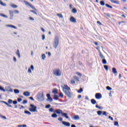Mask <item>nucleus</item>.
<instances>
[{"instance_id": "37998d69", "label": "nucleus", "mask_w": 127, "mask_h": 127, "mask_svg": "<svg viewBox=\"0 0 127 127\" xmlns=\"http://www.w3.org/2000/svg\"><path fill=\"white\" fill-rule=\"evenodd\" d=\"M106 89L107 90H108V91H111V90H112V88L109 86L106 87Z\"/></svg>"}, {"instance_id": "9b49d317", "label": "nucleus", "mask_w": 127, "mask_h": 127, "mask_svg": "<svg viewBox=\"0 0 127 127\" xmlns=\"http://www.w3.org/2000/svg\"><path fill=\"white\" fill-rule=\"evenodd\" d=\"M23 95L26 97H29L30 96V92L28 91H26L23 93Z\"/></svg>"}, {"instance_id": "79ce46f5", "label": "nucleus", "mask_w": 127, "mask_h": 127, "mask_svg": "<svg viewBox=\"0 0 127 127\" xmlns=\"http://www.w3.org/2000/svg\"><path fill=\"white\" fill-rule=\"evenodd\" d=\"M12 99H8V104H12Z\"/></svg>"}, {"instance_id": "ea45409f", "label": "nucleus", "mask_w": 127, "mask_h": 127, "mask_svg": "<svg viewBox=\"0 0 127 127\" xmlns=\"http://www.w3.org/2000/svg\"><path fill=\"white\" fill-rule=\"evenodd\" d=\"M114 126H116V127H119V122L115 121L114 122Z\"/></svg>"}, {"instance_id": "de8ad7c7", "label": "nucleus", "mask_w": 127, "mask_h": 127, "mask_svg": "<svg viewBox=\"0 0 127 127\" xmlns=\"http://www.w3.org/2000/svg\"><path fill=\"white\" fill-rule=\"evenodd\" d=\"M30 12H33V13H34V14H37V13L34 10H30Z\"/></svg>"}, {"instance_id": "f3484780", "label": "nucleus", "mask_w": 127, "mask_h": 127, "mask_svg": "<svg viewBox=\"0 0 127 127\" xmlns=\"http://www.w3.org/2000/svg\"><path fill=\"white\" fill-rule=\"evenodd\" d=\"M16 54L17 56H18V58H20L21 56H20V53H19V50H17Z\"/></svg>"}, {"instance_id": "9d476101", "label": "nucleus", "mask_w": 127, "mask_h": 127, "mask_svg": "<svg viewBox=\"0 0 127 127\" xmlns=\"http://www.w3.org/2000/svg\"><path fill=\"white\" fill-rule=\"evenodd\" d=\"M62 124L63 125H64V126H65V127H70V123L69 122L63 121Z\"/></svg>"}, {"instance_id": "680f3d73", "label": "nucleus", "mask_w": 127, "mask_h": 127, "mask_svg": "<svg viewBox=\"0 0 127 127\" xmlns=\"http://www.w3.org/2000/svg\"><path fill=\"white\" fill-rule=\"evenodd\" d=\"M70 82L71 83V84H75V80H71L70 81Z\"/></svg>"}, {"instance_id": "4468645a", "label": "nucleus", "mask_w": 127, "mask_h": 127, "mask_svg": "<svg viewBox=\"0 0 127 127\" xmlns=\"http://www.w3.org/2000/svg\"><path fill=\"white\" fill-rule=\"evenodd\" d=\"M110 1L112 3H116V4H120V1H115L114 0H111Z\"/></svg>"}, {"instance_id": "338daca9", "label": "nucleus", "mask_w": 127, "mask_h": 127, "mask_svg": "<svg viewBox=\"0 0 127 127\" xmlns=\"http://www.w3.org/2000/svg\"><path fill=\"white\" fill-rule=\"evenodd\" d=\"M47 97L48 99V98L51 97V96H50V94H49V93L47 94Z\"/></svg>"}, {"instance_id": "4c0bfd02", "label": "nucleus", "mask_w": 127, "mask_h": 127, "mask_svg": "<svg viewBox=\"0 0 127 127\" xmlns=\"http://www.w3.org/2000/svg\"><path fill=\"white\" fill-rule=\"evenodd\" d=\"M102 63L103 64H107V60H106L105 59H103V60H102Z\"/></svg>"}, {"instance_id": "49530a36", "label": "nucleus", "mask_w": 127, "mask_h": 127, "mask_svg": "<svg viewBox=\"0 0 127 127\" xmlns=\"http://www.w3.org/2000/svg\"><path fill=\"white\" fill-rule=\"evenodd\" d=\"M0 91H2L3 92H5V90L3 89V87L0 86Z\"/></svg>"}, {"instance_id": "c85d7f7f", "label": "nucleus", "mask_w": 127, "mask_h": 127, "mask_svg": "<svg viewBox=\"0 0 127 127\" xmlns=\"http://www.w3.org/2000/svg\"><path fill=\"white\" fill-rule=\"evenodd\" d=\"M53 93L54 94H57L58 93V89H55L53 91Z\"/></svg>"}, {"instance_id": "39448f33", "label": "nucleus", "mask_w": 127, "mask_h": 127, "mask_svg": "<svg viewBox=\"0 0 127 127\" xmlns=\"http://www.w3.org/2000/svg\"><path fill=\"white\" fill-rule=\"evenodd\" d=\"M30 107L31 108H29V111L30 112H34V113H37V110H36V109H37V107H36V106L34 105L33 104H30Z\"/></svg>"}, {"instance_id": "0eeeda50", "label": "nucleus", "mask_w": 127, "mask_h": 127, "mask_svg": "<svg viewBox=\"0 0 127 127\" xmlns=\"http://www.w3.org/2000/svg\"><path fill=\"white\" fill-rule=\"evenodd\" d=\"M54 113H56V114H58V115H60V114L62 115L63 111L60 109H57L56 111H54Z\"/></svg>"}, {"instance_id": "864d4df0", "label": "nucleus", "mask_w": 127, "mask_h": 127, "mask_svg": "<svg viewBox=\"0 0 127 127\" xmlns=\"http://www.w3.org/2000/svg\"><path fill=\"white\" fill-rule=\"evenodd\" d=\"M1 103H3L4 104H5V105H6V106H7L8 104L7 102H5V101H0Z\"/></svg>"}, {"instance_id": "58836bf2", "label": "nucleus", "mask_w": 127, "mask_h": 127, "mask_svg": "<svg viewBox=\"0 0 127 127\" xmlns=\"http://www.w3.org/2000/svg\"><path fill=\"white\" fill-rule=\"evenodd\" d=\"M51 107V105L50 104H48L45 106L46 109H49Z\"/></svg>"}, {"instance_id": "6e6d98bb", "label": "nucleus", "mask_w": 127, "mask_h": 127, "mask_svg": "<svg viewBox=\"0 0 127 127\" xmlns=\"http://www.w3.org/2000/svg\"><path fill=\"white\" fill-rule=\"evenodd\" d=\"M12 103H13V105H16V104H17V101L16 100H15V101H12Z\"/></svg>"}, {"instance_id": "6e6552de", "label": "nucleus", "mask_w": 127, "mask_h": 127, "mask_svg": "<svg viewBox=\"0 0 127 127\" xmlns=\"http://www.w3.org/2000/svg\"><path fill=\"white\" fill-rule=\"evenodd\" d=\"M95 98L97 99H100L102 98V94L100 93H96L95 94Z\"/></svg>"}, {"instance_id": "603ef678", "label": "nucleus", "mask_w": 127, "mask_h": 127, "mask_svg": "<svg viewBox=\"0 0 127 127\" xmlns=\"http://www.w3.org/2000/svg\"><path fill=\"white\" fill-rule=\"evenodd\" d=\"M58 121H59L60 122H62V121H63V118H61V117H59L58 118Z\"/></svg>"}, {"instance_id": "dca6fc26", "label": "nucleus", "mask_w": 127, "mask_h": 127, "mask_svg": "<svg viewBox=\"0 0 127 127\" xmlns=\"http://www.w3.org/2000/svg\"><path fill=\"white\" fill-rule=\"evenodd\" d=\"M112 72L114 74H117L118 73V71H117V69L115 67H113L112 68Z\"/></svg>"}, {"instance_id": "bf43d9fd", "label": "nucleus", "mask_w": 127, "mask_h": 127, "mask_svg": "<svg viewBox=\"0 0 127 127\" xmlns=\"http://www.w3.org/2000/svg\"><path fill=\"white\" fill-rule=\"evenodd\" d=\"M106 14V15L107 16H108V17H111V14H110V13H106V14Z\"/></svg>"}, {"instance_id": "6ab92c4d", "label": "nucleus", "mask_w": 127, "mask_h": 127, "mask_svg": "<svg viewBox=\"0 0 127 127\" xmlns=\"http://www.w3.org/2000/svg\"><path fill=\"white\" fill-rule=\"evenodd\" d=\"M10 6H11V7H12L13 8H17V5H14V4L12 3L10 4Z\"/></svg>"}, {"instance_id": "2eb2a0df", "label": "nucleus", "mask_w": 127, "mask_h": 127, "mask_svg": "<svg viewBox=\"0 0 127 127\" xmlns=\"http://www.w3.org/2000/svg\"><path fill=\"white\" fill-rule=\"evenodd\" d=\"M91 104H92V105H95L97 104V101H96V100L92 99L91 100Z\"/></svg>"}, {"instance_id": "f03ea898", "label": "nucleus", "mask_w": 127, "mask_h": 127, "mask_svg": "<svg viewBox=\"0 0 127 127\" xmlns=\"http://www.w3.org/2000/svg\"><path fill=\"white\" fill-rule=\"evenodd\" d=\"M37 100L39 102L44 101V93L43 92H39L36 95Z\"/></svg>"}, {"instance_id": "72a5a7b5", "label": "nucleus", "mask_w": 127, "mask_h": 127, "mask_svg": "<svg viewBox=\"0 0 127 127\" xmlns=\"http://www.w3.org/2000/svg\"><path fill=\"white\" fill-rule=\"evenodd\" d=\"M47 101H49V102H52L53 101V99L51 97H49L47 99Z\"/></svg>"}, {"instance_id": "f257e3e1", "label": "nucleus", "mask_w": 127, "mask_h": 127, "mask_svg": "<svg viewBox=\"0 0 127 127\" xmlns=\"http://www.w3.org/2000/svg\"><path fill=\"white\" fill-rule=\"evenodd\" d=\"M63 92L65 95L68 97V98H72V93H71V89L67 85H65L64 87L63 88Z\"/></svg>"}, {"instance_id": "aec40b11", "label": "nucleus", "mask_w": 127, "mask_h": 127, "mask_svg": "<svg viewBox=\"0 0 127 127\" xmlns=\"http://www.w3.org/2000/svg\"><path fill=\"white\" fill-rule=\"evenodd\" d=\"M0 16H1L2 17H5V18H8V17L3 13H0Z\"/></svg>"}, {"instance_id": "69168bd1", "label": "nucleus", "mask_w": 127, "mask_h": 127, "mask_svg": "<svg viewBox=\"0 0 127 127\" xmlns=\"http://www.w3.org/2000/svg\"><path fill=\"white\" fill-rule=\"evenodd\" d=\"M1 118L2 119H4L5 120H6V117H5V116H0Z\"/></svg>"}, {"instance_id": "7c9ffc66", "label": "nucleus", "mask_w": 127, "mask_h": 127, "mask_svg": "<svg viewBox=\"0 0 127 127\" xmlns=\"http://www.w3.org/2000/svg\"><path fill=\"white\" fill-rule=\"evenodd\" d=\"M104 69H105V70H106V71H108L109 70V66H108V65H104Z\"/></svg>"}, {"instance_id": "e2e57ef3", "label": "nucleus", "mask_w": 127, "mask_h": 127, "mask_svg": "<svg viewBox=\"0 0 127 127\" xmlns=\"http://www.w3.org/2000/svg\"><path fill=\"white\" fill-rule=\"evenodd\" d=\"M109 119H110V120H111V121H114V118H113V117H111V116H109Z\"/></svg>"}, {"instance_id": "f704fd0d", "label": "nucleus", "mask_w": 127, "mask_h": 127, "mask_svg": "<svg viewBox=\"0 0 127 127\" xmlns=\"http://www.w3.org/2000/svg\"><path fill=\"white\" fill-rule=\"evenodd\" d=\"M82 92H83V88H80L79 90L77 91V93H82Z\"/></svg>"}, {"instance_id": "5701e85b", "label": "nucleus", "mask_w": 127, "mask_h": 127, "mask_svg": "<svg viewBox=\"0 0 127 127\" xmlns=\"http://www.w3.org/2000/svg\"><path fill=\"white\" fill-rule=\"evenodd\" d=\"M24 114H26V115H29V116H30V115H31V113L28 111H25Z\"/></svg>"}, {"instance_id": "5fc2aeb1", "label": "nucleus", "mask_w": 127, "mask_h": 127, "mask_svg": "<svg viewBox=\"0 0 127 127\" xmlns=\"http://www.w3.org/2000/svg\"><path fill=\"white\" fill-rule=\"evenodd\" d=\"M7 91H8V92H13V90H12V88H9V89H7Z\"/></svg>"}, {"instance_id": "7ed1b4c3", "label": "nucleus", "mask_w": 127, "mask_h": 127, "mask_svg": "<svg viewBox=\"0 0 127 127\" xmlns=\"http://www.w3.org/2000/svg\"><path fill=\"white\" fill-rule=\"evenodd\" d=\"M53 74L57 77H60L61 76V70L58 68L55 69L53 70Z\"/></svg>"}, {"instance_id": "13d9d810", "label": "nucleus", "mask_w": 127, "mask_h": 127, "mask_svg": "<svg viewBox=\"0 0 127 127\" xmlns=\"http://www.w3.org/2000/svg\"><path fill=\"white\" fill-rule=\"evenodd\" d=\"M23 105H25V104H27V101L25 100L23 101Z\"/></svg>"}, {"instance_id": "f8f14e48", "label": "nucleus", "mask_w": 127, "mask_h": 127, "mask_svg": "<svg viewBox=\"0 0 127 127\" xmlns=\"http://www.w3.org/2000/svg\"><path fill=\"white\" fill-rule=\"evenodd\" d=\"M62 116L64 117L65 119H69V117L68 116V114H67V113L63 112V114H62Z\"/></svg>"}, {"instance_id": "09e8293b", "label": "nucleus", "mask_w": 127, "mask_h": 127, "mask_svg": "<svg viewBox=\"0 0 127 127\" xmlns=\"http://www.w3.org/2000/svg\"><path fill=\"white\" fill-rule=\"evenodd\" d=\"M49 112H51V113H52V112H54V109H53V108H50V109H49Z\"/></svg>"}, {"instance_id": "2f4dec72", "label": "nucleus", "mask_w": 127, "mask_h": 127, "mask_svg": "<svg viewBox=\"0 0 127 127\" xmlns=\"http://www.w3.org/2000/svg\"><path fill=\"white\" fill-rule=\"evenodd\" d=\"M99 56L101 58V59H105V56L103 55V54H101L100 55H99Z\"/></svg>"}, {"instance_id": "a878e982", "label": "nucleus", "mask_w": 127, "mask_h": 127, "mask_svg": "<svg viewBox=\"0 0 127 127\" xmlns=\"http://www.w3.org/2000/svg\"><path fill=\"white\" fill-rule=\"evenodd\" d=\"M73 118L74 120H79L80 119V117L78 115H75Z\"/></svg>"}, {"instance_id": "1a4fd4ad", "label": "nucleus", "mask_w": 127, "mask_h": 127, "mask_svg": "<svg viewBox=\"0 0 127 127\" xmlns=\"http://www.w3.org/2000/svg\"><path fill=\"white\" fill-rule=\"evenodd\" d=\"M69 20L71 22H73V23L77 22L76 19L73 16L70 17Z\"/></svg>"}, {"instance_id": "a18cd8bd", "label": "nucleus", "mask_w": 127, "mask_h": 127, "mask_svg": "<svg viewBox=\"0 0 127 127\" xmlns=\"http://www.w3.org/2000/svg\"><path fill=\"white\" fill-rule=\"evenodd\" d=\"M74 79H75V80H77L78 82L79 81H80V78L78 76H74Z\"/></svg>"}, {"instance_id": "c03bdc74", "label": "nucleus", "mask_w": 127, "mask_h": 127, "mask_svg": "<svg viewBox=\"0 0 127 127\" xmlns=\"http://www.w3.org/2000/svg\"><path fill=\"white\" fill-rule=\"evenodd\" d=\"M59 97H61V98H64V95H63V93L62 92H61L59 95Z\"/></svg>"}, {"instance_id": "b1692460", "label": "nucleus", "mask_w": 127, "mask_h": 127, "mask_svg": "<svg viewBox=\"0 0 127 127\" xmlns=\"http://www.w3.org/2000/svg\"><path fill=\"white\" fill-rule=\"evenodd\" d=\"M0 4H1V5H2V6H6V4L2 2V1H1V0H0Z\"/></svg>"}, {"instance_id": "bb28decb", "label": "nucleus", "mask_w": 127, "mask_h": 127, "mask_svg": "<svg viewBox=\"0 0 127 127\" xmlns=\"http://www.w3.org/2000/svg\"><path fill=\"white\" fill-rule=\"evenodd\" d=\"M72 12L73 13H76L77 12V9H76L75 8H73L72 9Z\"/></svg>"}, {"instance_id": "423d86ee", "label": "nucleus", "mask_w": 127, "mask_h": 127, "mask_svg": "<svg viewBox=\"0 0 127 127\" xmlns=\"http://www.w3.org/2000/svg\"><path fill=\"white\" fill-rule=\"evenodd\" d=\"M25 3L26 5H29V6H30L31 8H32V9H34V10H36V8H35V7H34L32 4H31L30 3H29L28 2H27V1H25Z\"/></svg>"}, {"instance_id": "473e14b6", "label": "nucleus", "mask_w": 127, "mask_h": 127, "mask_svg": "<svg viewBox=\"0 0 127 127\" xmlns=\"http://www.w3.org/2000/svg\"><path fill=\"white\" fill-rule=\"evenodd\" d=\"M57 16L60 17V18H63V15L62 14H57Z\"/></svg>"}, {"instance_id": "cd10ccee", "label": "nucleus", "mask_w": 127, "mask_h": 127, "mask_svg": "<svg viewBox=\"0 0 127 127\" xmlns=\"http://www.w3.org/2000/svg\"><path fill=\"white\" fill-rule=\"evenodd\" d=\"M14 93H15V94H19V90L14 89Z\"/></svg>"}, {"instance_id": "4be33fe9", "label": "nucleus", "mask_w": 127, "mask_h": 127, "mask_svg": "<svg viewBox=\"0 0 127 127\" xmlns=\"http://www.w3.org/2000/svg\"><path fill=\"white\" fill-rule=\"evenodd\" d=\"M97 115L98 116H101L102 114H103V111H98L97 112Z\"/></svg>"}, {"instance_id": "a19ab883", "label": "nucleus", "mask_w": 127, "mask_h": 127, "mask_svg": "<svg viewBox=\"0 0 127 127\" xmlns=\"http://www.w3.org/2000/svg\"><path fill=\"white\" fill-rule=\"evenodd\" d=\"M100 4L101 5H105V1L103 0L100 1Z\"/></svg>"}, {"instance_id": "0e129e2a", "label": "nucleus", "mask_w": 127, "mask_h": 127, "mask_svg": "<svg viewBox=\"0 0 127 127\" xmlns=\"http://www.w3.org/2000/svg\"><path fill=\"white\" fill-rule=\"evenodd\" d=\"M28 73H32L31 72V69L30 68H29L28 69Z\"/></svg>"}, {"instance_id": "3c124183", "label": "nucleus", "mask_w": 127, "mask_h": 127, "mask_svg": "<svg viewBox=\"0 0 127 127\" xmlns=\"http://www.w3.org/2000/svg\"><path fill=\"white\" fill-rule=\"evenodd\" d=\"M14 13H19V11L17 10H15L13 11Z\"/></svg>"}, {"instance_id": "c756f323", "label": "nucleus", "mask_w": 127, "mask_h": 127, "mask_svg": "<svg viewBox=\"0 0 127 127\" xmlns=\"http://www.w3.org/2000/svg\"><path fill=\"white\" fill-rule=\"evenodd\" d=\"M45 58H46V56H45V54H43L42 55V59H43V60H45Z\"/></svg>"}, {"instance_id": "052dcab7", "label": "nucleus", "mask_w": 127, "mask_h": 127, "mask_svg": "<svg viewBox=\"0 0 127 127\" xmlns=\"http://www.w3.org/2000/svg\"><path fill=\"white\" fill-rule=\"evenodd\" d=\"M17 101H18V102H21V101H22V99H21L20 98H18L17 99Z\"/></svg>"}, {"instance_id": "a211bd4d", "label": "nucleus", "mask_w": 127, "mask_h": 127, "mask_svg": "<svg viewBox=\"0 0 127 127\" xmlns=\"http://www.w3.org/2000/svg\"><path fill=\"white\" fill-rule=\"evenodd\" d=\"M102 115L103 116H105V117H108V115H109V113H108L106 111H102Z\"/></svg>"}, {"instance_id": "ddd939ff", "label": "nucleus", "mask_w": 127, "mask_h": 127, "mask_svg": "<svg viewBox=\"0 0 127 127\" xmlns=\"http://www.w3.org/2000/svg\"><path fill=\"white\" fill-rule=\"evenodd\" d=\"M6 27H11V28H14V29H17V27L12 25H6Z\"/></svg>"}, {"instance_id": "e433bc0d", "label": "nucleus", "mask_w": 127, "mask_h": 127, "mask_svg": "<svg viewBox=\"0 0 127 127\" xmlns=\"http://www.w3.org/2000/svg\"><path fill=\"white\" fill-rule=\"evenodd\" d=\"M52 118H57V115L56 114L54 113V114H53L52 115Z\"/></svg>"}, {"instance_id": "8fccbe9b", "label": "nucleus", "mask_w": 127, "mask_h": 127, "mask_svg": "<svg viewBox=\"0 0 127 127\" xmlns=\"http://www.w3.org/2000/svg\"><path fill=\"white\" fill-rule=\"evenodd\" d=\"M30 69H31L32 71L34 70V66H33V65H31Z\"/></svg>"}, {"instance_id": "393cba45", "label": "nucleus", "mask_w": 127, "mask_h": 127, "mask_svg": "<svg viewBox=\"0 0 127 127\" xmlns=\"http://www.w3.org/2000/svg\"><path fill=\"white\" fill-rule=\"evenodd\" d=\"M0 4H1V5H2V6H6V4L2 2V1H1V0H0Z\"/></svg>"}, {"instance_id": "c9c22d12", "label": "nucleus", "mask_w": 127, "mask_h": 127, "mask_svg": "<svg viewBox=\"0 0 127 127\" xmlns=\"http://www.w3.org/2000/svg\"><path fill=\"white\" fill-rule=\"evenodd\" d=\"M105 5H106V6H107V7H108V8H111V9L113 8V6L109 5V4H106Z\"/></svg>"}, {"instance_id": "412c9836", "label": "nucleus", "mask_w": 127, "mask_h": 127, "mask_svg": "<svg viewBox=\"0 0 127 127\" xmlns=\"http://www.w3.org/2000/svg\"><path fill=\"white\" fill-rule=\"evenodd\" d=\"M59 98V96L57 95H54V100H56L57 101Z\"/></svg>"}, {"instance_id": "20e7f679", "label": "nucleus", "mask_w": 127, "mask_h": 127, "mask_svg": "<svg viewBox=\"0 0 127 127\" xmlns=\"http://www.w3.org/2000/svg\"><path fill=\"white\" fill-rule=\"evenodd\" d=\"M58 45H59V38L58 37L56 36L55 38L54 43H53V46L55 47V49H57L58 47Z\"/></svg>"}, {"instance_id": "4d7b16f0", "label": "nucleus", "mask_w": 127, "mask_h": 127, "mask_svg": "<svg viewBox=\"0 0 127 127\" xmlns=\"http://www.w3.org/2000/svg\"><path fill=\"white\" fill-rule=\"evenodd\" d=\"M13 11H12V10H9V14H13Z\"/></svg>"}, {"instance_id": "774afa93", "label": "nucleus", "mask_w": 127, "mask_h": 127, "mask_svg": "<svg viewBox=\"0 0 127 127\" xmlns=\"http://www.w3.org/2000/svg\"><path fill=\"white\" fill-rule=\"evenodd\" d=\"M13 61L15 62H16L17 61L16 58H15V57H13Z\"/></svg>"}]
</instances>
